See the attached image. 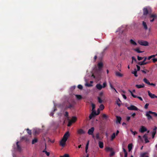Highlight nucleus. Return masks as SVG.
I'll use <instances>...</instances> for the list:
<instances>
[{"label":"nucleus","instance_id":"obj_55","mask_svg":"<svg viewBox=\"0 0 157 157\" xmlns=\"http://www.w3.org/2000/svg\"><path fill=\"white\" fill-rule=\"evenodd\" d=\"M149 105V104L148 103H146L144 106V108L145 109H147Z\"/></svg>","mask_w":157,"mask_h":157},{"label":"nucleus","instance_id":"obj_58","mask_svg":"<svg viewBox=\"0 0 157 157\" xmlns=\"http://www.w3.org/2000/svg\"><path fill=\"white\" fill-rule=\"evenodd\" d=\"M114 154H115L114 152V151H112V152H111L109 155L110 156H113V155H114Z\"/></svg>","mask_w":157,"mask_h":157},{"label":"nucleus","instance_id":"obj_3","mask_svg":"<svg viewBox=\"0 0 157 157\" xmlns=\"http://www.w3.org/2000/svg\"><path fill=\"white\" fill-rule=\"evenodd\" d=\"M128 109L130 110H137V108L134 105H131L130 106L127 107Z\"/></svg>","mask_w":157,"mask_h":157},{"label":"nucleus","instance_id":"obj_2","mask_svg":"<svg viewBox=\"0 0 157 157\" xmlns=\"http://www.w3.org/2000/svg\"><path fill=\"white\" fill-rule=\"evenodd\" d=\"M138 44L144 46H147L148 45V43L147 41L142 40H138Z\"/></svg>","mask_w":157,"mask_h":157},{"label":"nucleus","instance_id":"obj_19","mask_svg":"<svg viewBox=\"0 0 157 157\" xmlns=\"http://www.w3.org/2000/svg\"><path fill=\"white\" fill-rule=\"evenodd\" d=\"M99 147L101 148H102L103 147L104 144L103 142L99 141L98 142Z\"/></svg>","mask_w":157,"mask_h":157},{"label":"nucleus","instance_id":"obj_35","mask_svg":"<svg viewBox=\"0 0 157 157\" xmlns=\"http://www.w3.org/2000/svg\"><path fill=\"white\" fill-rule=\"evenodd\" d=\"M75 96L76 98L78 100H81L82 98V96L79 95H76Z\"/></svg>","mask_w":157,"mask_h":157},{"label":"nucleus","instance_id":"obj_52","mask_svg":"<svg viewBox=\"0 0 157 157\" xmlns=\"http://www.w3.org/2000/svg\"><path fill=\"white\" fill-rule=\"evenodd\" d=\"M107 86V84L106 82H105L103 83V86H102V88H104L106 87Z\"/></svg>","mask_w":157,"mask_h":157},{"label":"nucleus","instance_id":"obj_41","mask_svg":"<svg viewBox=\"0 0 157 157\" xmlns=\"http://www.w3.org/2000/svg\"><path fill=\"white\" fill-rule=\"evenodd\" d=\"M109 85H110V86L111 89H113L114 90H115V91L116 92H117L116 90L113 87V86L112 85V84L110 82H109Z\"/></svg>","mask_w":157,"mask_h":157},{"label":"nucleus","instance_id":"obj_23","mask_svg":"<svg viewBox=\"0 0 157 157\" xmlns=\"http://www.w3.org/2000/svg\"><path fill=\"white\" fill-rule=\"evenodd\" d=\"M121 101L119 98L116 101V104L118 106L120 107L121 106Z\"/></svg>","mask_w":157,"mask_h":157},{"label":"nucleus","instance_id":"obj_28","mask_svg":"<svg viewBox=\"0 0 157 157\" xmlns=\"http://www.w3.org/2000/svg\"><path fill=\"white\" fill-rule=\"evenodd\" d=\"M113 148L109 147H106L105 148V150L106 151H112L113 150Z\"/></svg>","mask_w":157,"mask_h":157},{"label":"nucleus","instance_id":"obj_20","mask_svg":"<svg viewBox=\"0 0 157 157\" xmlns=\"http://www.w3.org/2000/svg\"><path fill=\"white\" fill-rule=\"evenodd\" d=\"M18 142H17L16 143L17 148L19 151H21V149L20 146L18 144Z\"/></svg>","mask_w":157,"mask_h":157},{"label":"nucleus","instance_id":"obj_47","mask_svg":"<svg viewBox=\"0 0 157 157\" xmlns=\"http://www.w3.org/2000/svg\"><path fill=\"white\" fill-rule=\"evenodd\" d=\"M66 117H67L68 119H69V117H68V113L66 111L65 112V114L64 115Z\"/></svg>","mask_w":157,"mask_h":157},{"label":"nucleus","instance_id":"obj_30","mask_svg":"<svg viewBox=\"0 0 157 157\" xmlns=\"http://www.w3.org/2000/svg\"><path fill=\"white\" fill-rule=\"evenodd\" d=\"M132 61L131 62V63L132 64L134 62L136 63H137V60L134 57L132 56Z\"/></svg>","mask_w":157,"mask_h":157},{"label":"nucleus","instance_id":"obj_61","mask_svg":"<svg viewBox=\"0 0 157 157\" xmlns=\"http://www.w3.org/2000/svg\"><path fill=\"white\" fill-rule=\"evenodd\" d=\"M130 92L131 93L132 95L134 98H137V97L136 96L134 95L131 91H130Z\"/></svg>","mask_w":157,"mask_h":157},{"label":"nucleus","instance_id":"obj_54","mask_svg":"<svg viewBox=\"0 0 157 157\" xmlns=\"http://www.w3.org/2000/svg\"><path fill=\"white\" fill-rule=\"evenodd\" d=\"M102 117L106 119L108 117L106 114H103L102 115Z\"/></svg>","mask_w":157,"mask_h":157},{"label":"nucleus","instance_id":"obj_12","mask_svg":"<svg viewBox=\"0 0 157 157\" xmlns=\"http://www.w3.org/2000/svg\"><path fill=\"white\" fill-rule=\"evenodd\" d=\"M150 113H149V111L147 112L146 113V116L147 117V118L148 120H150L152 119L151 116L150 115Z\"/></svg>","mask_w":157,"mask_h":157},{"label":"nucleus","instance_id":"obj_62","mask_svg":"<svg viewBox=\"0 0 157 157\" xmlns=\"http://www.w3.org/2000/svg\"><path fill=\"white\" fill-rule=\"evenodd\" d=\"M64 157H69V155L67 154H65L64 156Z\"/></svg>","mask_w":157,"mask_h":157},{"label":"nucleus","instance_id":"obj_24","mask_svg":"<svg viewBox=\"0 0 157 157\" xmlns=\"http://www.w3.org/2000/svg\"><path fill=\"white\" fill-rule=\"evenodd\" d=\"M143 12L144 15H147L148 13V10L147 8H144L143 9Z\"/></svg>","mask_w":157,"mask_h":157},{"label":"nucleus","instance_id":"obj_5","mask_svg":"<svg viewBox=\"0 0 157 157\" xmlns=\"http://www.w3.org/2000/svg\"><path fill=\"white\" fill-rule=\"evenodd\" d=\"M70 136L69 132L67 131L64 134L63 138L67 140Z\"/></svg>","mask_w":157,"mask_h":157},{"label":"nucleus","instance_id":"obj_1","mask_svg":"<svg viewBox=\"0 0 157 157\" xmlns=\"http://www.w3.org/2000/svg\"><path fill=\"white\" fill-rule=\"evenodd\" d=\"M68 120H69V121L67 124V126L70 127L73 123H75L77 121V118L76 117L73 116L72 117L71 120H69V119H68Z\"/></svg>","mask_w":157,"mask_h":157},{"label":"nucleus","instance_id":"obj_43","mask_svg":"<svg viewBox=\"0 0 157 157\" xmlns=\"http://www.w3.org/2000/svg\"><path fill=\"white\" fill-rule=\"evenodd\" d=\"M144 84H142L141 85H138V88H143L144 87Z\"/></svg>","mask_w":157,"mask_h":157},{"label":"nucleus","instance_id":"obj_26","mask_svg":"<svg viewBox=\"0 0 157 157\" xmlns=\"http://www.w3.org/2000/svg\"><path fill=\"white\" fill-rule=\"evenodd\" d=\"M38 142V139L37 138H34L32 141V144H34L35 143H37Z\"/></svg>","mask_w":157,"mask_h":157},{"label":"nucleus","instance_id":"obj_11","mask_svg":"<svg viewBox=\"0 0 157 157\" xmlns=\"http://www.w3.org/2000/svg\"><path fill=\"white\" fill-rule=\"evenodd\" d=\"M148 94L149 96L152 98H157V96H155L154 94H152L149 91H148Z\"/></svg>","mask_w":157,"mask_h":157},{"label":"nucleus","instance_id":"obj_18","mask_svg":"<svg viewBox=\"0 0 157 157\" xmlns=\"http://www.w3.org/2000/svg\"><path fill=\"white\" fill-rule=\"evenodd\" d=\"M147 63H148L147 62H144L143 61L138 62V65H140L146 64Z\"/></svg>","mask_w":157,"mask_h":157},{"label":"nucleus","instance_id":"obj_10","mask_svg":"<svg viewBox=\"0 0 157 157\" xmlns=\"http://www.w3.org/2000/svg\"><path fill=\"white\" fill-rule=\"evenodd\" d=\"M94 130V127H93L91 128L90 129H89L88 132V134L89 135H93Z\"/></svg>","mask_w":157,"mask_h":157},{"label":"nucleus","instance_id":"obj_48","mask_svg":"<svg viewBox=\"0 0 157 157\" xmlns=\"http://www.w3.org/2000/svg\"><path fill=\"white\" fill-rule=\"evenodd\" d=\"M130 131L134 135H135L137 133V132L136 131H133L132 129H130Z\"/></svg>","mask_w":157,"mask_h":157},{"label":"nucleus","instance_id":"obj_29","mask_svg":"<svg viewBox=\"0 0 157 157\" xmlns=\"http://www.w3.org/2000/svg\"><path fill=\"white\" fill-rule=\"evenodd\" d=\"M144 82H145L147 84L149 85L150 84V82L146 78H145L144 79Z\"/></svg>","mask_w":157,"mask_h":157},{"label":"nucleus","instance_id":"obj_17","mask_svg":"<svg viewBox=\"0 0 157 157\" xmlns=\"http://www.w3.org/2000/svg\"><path fill=\"white\" fill-rule=\"evenodd\" d=\"M33 134L35 135L38 134L40 133L39 131L37 129H33Z\"/></svg>","mask_w":157,"mask_h":157},{"label":"nucleus","instance_id":"obj_34","mask_svg":"<svg viewBox=\"0 0 157 157\" xmlns=\"http://www.w3.org/2000/svg\"><path fill=\"white\" fill-rule=\"evenodd\" d=\"M95 137L97 140H101V138L100 137V136H99V133H97L96 134Z\"/></svg>","mask_w":157,"mask_h":157},{"label":"nucleus","instance_id":"obj_51","mask_svg":"<svg viewBox=\"0 0 157 157\" xmlns=\"http://www.w3.org/2000/svg\"><path fill=\"white\" fill-rule=\"evenodd\" d=\"M91 105H92V110H94V109L95 108V104L93 103H92Z\"/></svg>","mask_w":157,"mask_h":157},{"label":"nucleus","instance_id":"obj_64","mask_svg":"<svg viewBox=\"0 0 157 157\" xmlns=\"http://www.w3.org/2000/svg\"><path fill=\"white\" fill-rule=\"evenodd\" d=\"M123 151L124 152V153H127L126 150L124 148H123Z\"/></svg>","mask_w":157,"mask_h":157},{"label":"nucleus","instance_id":"obj_25","mask_svg":"<svg viewBox=\"0 0 157 157\" xmlns=\"http://www.w3.org/2000/svg\"><path fill=\"white\" fill-rule=\"evenodd\" d=\"M156 17V15L155 14H152L151 15V16L150 17V18L152 17L153 18L151 20H150V21L151 22L153 21L154 20V18L155 17Z\"/></svg>","mask_w":157,"mask_h":157},{"label":"nucleus","instance_id":"obj_42","mask_svg":"<svg viewBox=\"0 0 157 157\" xmlns=\"http://www.w3.org/2000/svg\"><path fill=\"white\" fill-rule=\"evenodd\" d=\"M99 108L101 110H102L104 108V106L103 104H101L99 106Z\"/></svg>","mask_w":157,"mask_h":157},{"label":"nucleus","instance_id":"obj_38","mask_svg":"<svg viewBox=\"0 0 157 157\" xmlns=\"http://www.w3.org/2000/svg\"><path fill=\"white\" fill-rule=\"evenodd\" d=\"M116 135L115 133H113L111 136V140H113L115 137Z\"/></svg>","mask_w":157,"mask_h":157},{"label":"nucleus","instance_id":"obj_56","mask_svg":"<svg viewBox=\"0 0 157 157\" xmlns=\"http://www.w3.org/2000/svg\"><path fill=\"white\" fill-rule=\"evenodd\" d=\"M153 62L155 63L157 61V58H153L152 59Z\"/></svg>","mask_w":157,"mask_h":157},{"label":"nucleus","instance_id":"obj_33","mask_svg":"<svg viewBox=\"0 0 157 157\" xmlns=\"http://www.w3.org/2000/svg\"><path fill=\"white\" fill-rule=\"evenodd\" d=\"M132 144H129L128 146V148L129 151H130L132 148Z\"/></svg>","mask_w":157,"mask_h":157},{"label":"nucleus","instance_id":"obj_9","mask_svg":"<svg viewBox=\"0 0 157 157\" xmlns=\"http://www.w3.org/2000/svg\"><path fill=\"white\" fill-rule=\"evenodd\" d=\"M156 129H157V127L156 126H155L154 127V128H153V131L152 132V138H154L156 134Z\"/></svg>","mask_w":157,"mask_h":157},{"label":"nucleus","instance_id":"obj_15","mask_svg":"<svg viewBox=\"0 0 157 157\" xmlns=\"http://www.w3.org/2000/svg\"><path fill=\"white\" fill-rule=\"evenodd\" d=\"M98 68L99 69H101L103 66V64L102 62H100L98 63Z\"/></svg>","mask_w":157,"mask_h":157},{"label":"nucleus","instance_id":"obj_21","mask_svg":"<svg viewBox=\"0 0 157 157\" xmlns=\"http://www.w3.org/2000/svg\"><path fill=\"white\" fill-rule=\"evenodd\" d=\"M115 75L116 76L119 77H122L123 76V75L118 71L116 72Z\"/></svg>","mask_w":157,"mask_h":157},{"label":"nucleus","instance_id":"obj_14","mask_svg":"<svg viewBox=\"0 0 157 157\" xmlns=\"http://www.w3.org/2000/svg\"><path fill=\"white\" fill-rule=\"evenodd\" d=\"M96 87L99 90H101L103 88L102 86L99 83L97 84L96 86Z\"/></svg>","mask_w":157,"mask_h":157},{"label":"nucleus","instance_id":"obj_37","mask_svg":"<svg viewBox=\"0 0 157 157\" xmlns=\"http://www.w3.org/2000/svg\"><path fill=\"white\" fill-rule=\"evenodd\" d=\"M135 71L132 72V73L134 74V75L136 77L137 76V71L136 69H135Z\"/></svg>","mask_w":157,"mask_h":157},{"label":"nucleus","instance_id":"obj_59","mask_svg":"<svg viewBox=\"0 0 157 157\" xmlns=\"http://www.w3.org/2000/svg\"><path fill=\"white\" fill-rule=\"evenodd\" d=\"M89 141H88V142H87V143L86 145V148H85V149H88V145H89Z\"/></svg>","mask_w":157,"mask_h":157},{"label":"nucleus","instance_id":"obj_40","mask_svg":"<svg viewBox=\"0 0 157 157\" xmlns=\"http://www.w3.org/2000/svg\"><path fill=\"white\" fill-rule=\"evenodd\" d=\"M56 108H55L54 109V111L53 112H51L50 114V116H52V117H53V114H54V111H56Z\"/></svg>","mask_w":157,"mask_h":157},{"label":"nucleus","instance_id":"obj_4","mask_svg":"<svg viewBox=\"0 0 157 157\" xmlns=\"http://www.w3.org/2000/svg\"><path fill=\"white\" fill-rule=\"evenodd\" d=\"M147 128L144 126H141L139 130V131L141 133H143L147 131Z\"/></svg>","mask_w":157,"mask_h":157},{"label":"nucleus","instance_id":"obj_50","mask_svg":"<svg viewBox=\"0 0 157 157\" xmlns=\"http://www.w3.org/2000/svg\"><path fill=\"white\" fill-rule=\"evenodd\" d=\"M85 86H88V87H90V86H92V85L89 84V83H86L85 84Z\"/></svg>","mask_w":157,"mask_h":157},{"label":"nucleus","instance_id":"obj_32","mask_svg":"<svg viewBox=\"0 0 157 157\" xmlns=\"http://www.w3.org/2000/svg\"><path fill=\"white\" fill-rule=\"evenodd\" d=\"M149 113L151 114H153L155 117H157V113L150 111H149Z\"/></svg>","mask_w":157,"mask_h":157},{"label":"nucleus","instance_id":"obj_49","mask_svg":"<svg viewBox=\"0 0 157 157\" xmlns=\"http://www.w3.org/2000/svg\"><path fill=\"white\" fill-rule=\"evenodd\" d=\"M78 88L80 90H82L83 88V86L82 85L79 84L78 86Z\"/></svg>","mask_w":157,"mask_h":157},{"label":"nucleus","instance_id":"obj_8","mask_svg":"<svg viewBox=\"0 0 157 157\" xmlns=\"http://www.w3.org/2000/svg\"><path fill=\"white\" fill-rule=\"evenodd\" d=\"M143 138L144 139L145 143H147L149 142L148 140L147 134H145L143 136Z\"/></svg>","mask_w":157,"mask_h":157},{"label":"nucleus","instance_id":"obj_7","mask_svg":"<svg viewBox=\"0 0 157 157\" xmlns=\"http://www.w3.org/2000/svg\"><path fill=\"white\" fill-rule=\"evenodd\" d=\"M67 141V140L64 139L63 138H62L60 142V145L63 147L65 146Z\"/></svg>","mask_w":157,"mask_h":157},{"label":"nucleus","instance_id":"obj_13","mask_svg":"<svg viewBox=\"0 0 157 157\" xmlns=\"http://www.w3.org/2000/svg\"><path fill=\"white\" fill-rule=\"evenodd\" d=\"M78 133L79 134L81 135L85 133L84 131L82 129H79L77 131Z\"/></svg>","mask_w":157,"mask_h":157},{"label":"nucleus","instance_id":"obj_27","mask_svg":"<svg viewBox=\"0 0 157 157\" xmlns=\"http://www.w3.org/2000/svg\"><path fill=\"white\" fill-rule=\"evenodd\" d=\"M130 42V43L133 45H137L136 43L132 39H131Z\"/></svg>","mask_w":157,"mask_h":157},{"label":"nucleus","instance_id":"obj_16","mask_svg":"<svg viewBox=\"0 0 157 157\" xmlns=\"http://www.w3.org/2000/svg\"><path fill=\"white\" fill-rule=\"evenodd\" d=\"M142 25L144 27V29L145 30H147L148 29L147 25L146 22L144 21H143L142 22Z\"/></svg>","mask_w":157,"mask_h":157},{"label":"nucleus","instance_id":"obj_57","mask_svg":"<svg viewBox=\"0 0 157 157\" xmlns=\"http://www.w3.org/2000/svg\"><path fill=\"white\" fill-rule=\"evenodd\" d=\"M144 58L143 57H140L138 56V60L140 61L142 60Z\"/></svg>","mask_w":157,"mask_h":157},{"label":"nucleus","instance_id":"obj_53","mask_svg":"<svg viewBox=\"0 0 157 157\" xmlns=\"http://www.w3.org/2000/svg\"><path fill=\"white\" fill-rule=\"evenodd\" d=\"M98 102L99 103H101L102 102V100L101 99L100 97H98Z\"/></svg>","mask_w":157,"mask_h":157},{"label":"nucleus","instance_id":"obj_36","mask_svg":"<svg viewBox=\"0 0 157 157\" xmlns=\"http://www.w3.org/2000/svg\"><path fill=\"white\" fill-rule=\"evenodd\" d=\"M140 71L144 74H146L147 72H149V71L146 69L141 70Z\"/></svg>","mask_w":157,"mask_h":157},{"label":"nucleus","instance_id":"obj_63","mask_svg":"<svg viewBox=\"0 0 157 157\" xmlns=\"http://www.w3.org/2000/svg\"><path fill=\"white\" fill-rule=\"evenodd\" d=\"M144 60H143L144 62H145L146 59H147V58L146 57H144Z\"/></svg>","mask_w":157,"mask_h":157},{"label":"nucleus","instance_id":"obj_22","mask_svg":"<svg viewBox=\"0 0 157 157\" xmlns=\"http://www.w3.org/2000/svg\"><path fill=\"white\" fill-rule=\"evenodd\" d=\"M117 117V122L120 123L121 121V118L120 117L117 116L116 117Z\"/></svg>","mask_w":157,"mask_h":157},{"label":"nucleus","instance_id":"obj_46","mask_svg":"<svg viewBox=\"0 0 157 157\" xmlns=\"http://www.w3.org/2000/svg\"><path fill=\"white\" fill-rule=\"evenodd\" d=\"M146 154V153H144L141 154L140 155V157H145V156Z\"/></svg>","mask_w":157,"mask_h":157},{"label":"nucleus","instance_id":"obj_31","mask_svg":"<svg viewBox=\"0 0 157 157\" xmlns=\"http://www.w3.org/2000/svg\"><path fill=\"white\" fill-rule=\"evenodd\" d=\"M66 107L67 108H72L73 107V105L70 103H68V105H66Z\"/></svg>","mask_w":157,"mask_h":157},{"label":"nucleus","instance_id":"obj_39","mask_svg":"<svg viewBox=\"0 0 157 157\" xmlns=\"http://www.w3.org/2000/svg\"><path fill=\"white\" fill-rule=\"evenodd\" d=\"M26 130L27 131V133L29 135H31L32 134V132L31 130H30L29 128H27L26 129Z\"/></svg>","mask_w":157,"mask_h":157},{"label":"nucleus","instance_id":"obj_60","mask_svg":"<svg viewBox=\"0 0 157 157\" xmlns=\"http://www.w3.org/2000/svg\"><path fill=\"white\" fill-rule=\"evenodd\" d=\"M44 153H45L47 156H49L50 155V153L49 152H48L47 151H44Z\"/></svg>","mask_w":157,"mask_h":157},{"label":"nucleus","instance_id":"obj_44","mask_svg":"<svg viewBox=\"0 0 157 157\" xmlns=\"http://www.w3.org/2000/svg\"><path fill=\"white\" fill-rule=\"evenodd\" d=\"M95 116H94V115H93V114L92 113H91L90 115L89 116V118L90 119H91Z\"/></svg>","mask_w":157,"mask_h":157},{"label":"nucleus","instance_id":"obj_6","mask_svg":"<svg viewBox=\"0 0 157 157\" xmlns=\"http://www.w3.org/2000/svg\"><path fill=\"white\" fill-rule=\"evenodd\" d=\"M21 141H25L26 142H28L29 141V139L27 136H25L21 137Z\"/></svg>","mask_w":157,"mask_h":157},{"label":"nucleus","instance_id":"obj_45","mask_svg":"<svg viewBox=\"0 0 157 157\" xmlns=\"http://www.w3.org/2000/svg\"><path fill=\"white\" fill-rule=\"evenodd\" d=\"M92 112L91 113H92L93 114V115H94V116H95L96 115H97V113L95 110H92Z\"/></svg>","mask_w":157,"mask_h":157}]
</instances>
